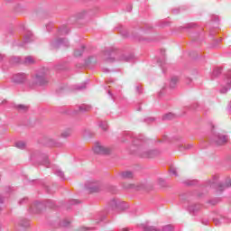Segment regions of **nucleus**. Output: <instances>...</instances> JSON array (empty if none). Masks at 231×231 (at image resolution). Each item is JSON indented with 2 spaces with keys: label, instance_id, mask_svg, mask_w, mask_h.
Here are the masks:
<instances>
[{
  "label": "nucleus",
  "instance_id": "obj_12",
  "mask_svg": "<svg viewBox=\"0 0 231 231\" xmlns=\"http://www.w3.org/2000/svg\"><path fill=\"white\" fill-rule=\"evenodd\" d=\"M148 158H154L152 154L148 155Z\"/></svg>",
  "mask_w": 231,
  "mask_h": 231
},
{
  "label": "nucleus",
  "instance_id": "obj_10",
  "mask_svg": "<svg viewBox=\"0 0 231 231\" xmlns=\"http://www.w3.org/2000/svg\"><path fill=\"white\" fill-rule=\"evenodd\" d=\"M177 82H178L177 79H172L171 82V86H174V84H176Z\"/></svg>",
  "mask_w": 231,
  "mask_h": 231
},
{
  "label": "nucleus",
  "instance_id": "obj_3",
  "mask_svg": "<svg viewBox=\"0 0 231 231\" xmlns=\"http://www.w3.org/2000/svg\"><path fill=\"white\" fill-rule=\"evenodd\" d=\"M122 178H125V180H129L133 178V172L131 171H125L121 173Z\"/></svg>",
  "mask_w": 231,
  "mask_h": 231
},
{
  "label": "nucleus",
  "instance_id": "obj_6",
  "mask_svg": "<svg viewBox=\"0 0 231 231\" xmlns=\"http://www.w3.org/2000/svg\"><path fill=\"white\" fill-rule=\"evenodd\" d=\"M25 63L26 64H34L35 63V60H33V58L29 56V57L25 58Z\"/></svg>",
  "mask_w": 231,
  "mask_h": 231
},
{
  "label": "nucleus",
  "instance_id": "obj_4",
  "mask_svg": "<svg viewBox=\"0 0 231 231\" xmlns=\"http://www.w3.org/2000/svg\"><path fill=\"white\" fill-rule=\"evenodd\" d=\"M89 192H100V187L93 186L88 188Z\"/></svg>",
  "mask_w": 231,
  "mask_h": 231
},
{
  "label": "nucleus",
  "instance_id": "obj_5",
  "mask_svg": "<svg viewBox=\"0 0 231 231\" xmlns=\"http://www.w3.org/2000/svg\"><path fill=\"white\" fill-rule=\"evenodd\" d=\"M84 53V47H82L79 51H75L74 55L75 57H80Z\"/></svg>",
  "mask_w": 231,
  "mask_h": 231
},
{
  "label": "nucleus",
  "instance_id": "obj_1",
  "mask_svg": "<svg viewBox=\"0 0 231 231\" xmlns=\"http://www.w3.org/2000/svg\"><path fill=\"white\" fill-rule=\"evenodd\" d=\"M94 152L97 154H110L111 150L102 144H97L94 148Z\"/></svg>",
  "mask_w": 231,
  "mask_h": 231
},
{
  "label": "nucleus",
  "instance_id": "obj_2",
  "mask_svg": "<svg viewBox=\"0 0 231 231\" xmlns=\"http://www.w3.org/2000/svg\"><path fill=\"white\" fill-rule=\"evenodd\" d=\"M228 142V137L223 134H219L217 136V139L216 140V143L217 145H223L224 143H226Z\"/></svg>",
  "mask_w": 231,
  "mask_h": 231
},
{
  "label": "nucleus",
  "instance_id": "obj_11",
  "mask_svg": "<svg viewBox=\"0 0 231 231\" xmlns=\"http://www.w3.org/2000/svg\"><path fill=\"white\" fill-rule=\"evenodd\" d=\"M169 228H171L169 226H167L165 228H164V230L165 231H167V230H169Z\"/></svg>",
  "mask_w": 231,
  "mask_h": 231
},
{
  "label": "nucleus",
  "instance_id": "obj_14",
  "mask_svg": "<svg viewBox=\"0 0 231 231\" xmlns=\"http://www.w3.org/2000/svg\"><path fill=\"white\" fill-rule=\"evenodd\" d=\"M18 82H23V81H18Z\"/></svg>",
  "mask_w": 231,
  "mask_h": 231
},
{
  "label": "nucleus",
  "instance_id": "obj_9",
  "mask_svg": "<svg viewBox=\"0 0 231 231\" xmlns=\"http://www.w3.org/2000/svg\"><path fill=\"white\" fill-rule=\"evenodd\" d=\"M146 231H156V228L154 226H150L145 228Z\"/></svg>",
  "mask_w": 231,
  "mask_h": 231
},
{
  "label": "nucleus",
  "instance_id": "obj_13",
  "mask_svg": "<svg viewBox=\"0 0 231 231\" xmlns=\"http://www.w3.org/2000/svg\"><path fill=\"white\" fill-rule=\"evenodd\" d=\"M3 202V199H0V203Z\"/></svg>",
  "mask_w": 231,
  "mask_h": 231
},
{
  "label": "nucleus",
  "instance_id": "obj_7",
  "mask_svg": "<svg viewBox=\"0 0 231 231\" xmlns=\"http://www.w3.org/2000/svg\"><path fill=\"white\" fill-rule=\"evenodd\" d=\"M16 147H18V149H24V147H26V143L24 142H18L16 143Z\"/></svg>",
  "mask_w": 231,
  "mask_h": 231
},
{
  "label": "nucleus",
  "instance_id": "obj_8",
  "mask_svg": "<svg viewBox=\"0 0 231 231\" xmlns=\"http://www.w3.org/2000/svg\"><path fill=\"white\" fill-rule=\"evenodd\" d=\"M17 107H18V109H20L21 111H24L25 109H28V106H24V105H19Z\"/></svg>",
  "mask_w": 231,
  "mask_h": 231
}]
</instances>
